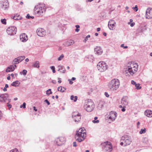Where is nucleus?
<instances>
[{
	"instance_id": "nucleus-1",
	"label": "nucleus",
	"mask_w": 152,
	"mask_h": 152,
	"mask_svg": "<svg viewBox=\"0 0 152 152\" xmlns=\"http://www.w3.org/2000/svg\"><path fill=\"white\" fill-rule=\"evenodd\" d=\"M120 85L119 80L117 79H114L109 83L108 87L110 91H114L117 90Z\"/></svg>"
},
{
	"instance_id": "nucleus-2",
	"label": "nucleus",
	"mask_w": 152,
	"mask_h": 152,
	"mask_svg": "<svg viewBox=\"0 0 152 152\" xmlns=\"http://www.w3.org/2000/svg\"><path fill=\"white\" fill-rule=\"evenodd\" d=\"M138 67V65L137 64H134L133 62H129L128 65V72H127V73H129L130 75H132L137 71Z\"/></svg>"
},
{
	"instance_id": "nucleus-3",
	"label": "nucleus",
	"mask_w": 152,
	"mask_h": 152,
	"mask_svg": "<svg viewBox=\"0 0 152 152\" xmlns=\"http://www.w3.org/2000/svg\"><path fill=\"white\" fill-rule=\"evenodd\" d=\"M46 7L44 4H39L35 6L34 12L39 16H42L45 12Z\"/></svg>"
},
{
	"instance_id": "nucleus-4",
	"label": "nucleus",
	"mask_w": 152,
	"mask_h": 152,
	"mask_svg": "<svg viewBox=\"0 0 152 152\" xmlns=\"http://www.w3.org/2000/svg\"><path fill=\"white\" fill-rule=\"evenodd\" d=\"M94 105L93 102L91 99H88L84 105V109L88 112L93 111L94 108Z\"/></svg>"
},
{
	"instance_id": "nucleus-5",
	"label": "nucleus",
	"mask_w": 152,
	"mask_h": 152,
	"mask_svg": "<svg viewBox=\"0 0 152 152\" xmlns=\"http://www.w3.org/2000/svg\"><path fill=\"white\" fill-rule=\"evenodd\" d=\"M121 141L122 142H120V144L121 145L124 146L129 145L132 142L131 139L128 135L122 136L121 138Z\"/></svg>"
},
{
	"instance_id": "nucleus-6",
	"label": "nucleus",
	"mask_w": 152,
	"mask_h": 152,
	"mask_svg": "<svg viewBox=\"0 0 152 152\" xmlns=\"http://www.w3.org/2000/svg\"><path fill=\"white\" fill-rule=\"evenodd\" d=\"M107 66L104 61L99 62L97 64V67L98 70L100 72H104L107 69Z\"/></svg>"
},
{
	"instance_id": "nucleus-7",
	"label": "nucleus",
	"mask_w": 152,
	"mask_h": 152,
	"mask_svg": "<svg viewBox=\"0 0 152 152\" xmlns=\"http://www.w3.org/2000/svg\"><path fill=\"white\" fill-rule=\"evenodd\" d=\"M17 28L14 26L10 27L7 29V32L8 34L10 35H13L16 34Z\"/></svg>"
},
{
	"instance_id": "nucleus-8",
	"label": "nucleus",
	"mask_w": 152,
	"mask_h": 152,
	"mask_svg": "<svg viewBox=\"0 0 152 152\" xmlns=\"http://www.w3.org/2000/svg\"><path fill=\"white\" fill-rule=\"evenodd\" d=\"M85 130V129L83 128L80 129L78 131H77L75 136V138L77 137H84V134H86V133L83 132Z\"/></svg>"
},
{
	"instance_id": "nucleus-9",
	"label": "nucleus",
	"mask_w": 152,
	"mask_h": 152,
	"mask_svg": "<svg viewBox=\"0 0 152 152\" xmlns=\"http://www.w3.org/2000/svg\"><path fill=\"white\" fill-rule=\"evenodd\" d=\"M9 96L7 94H5L0 96V101L1 102H6L7 100L8 101V102H10L11 99L9 98Z\"/></svg>"
},
{
	"instance_id": "nucleus-10",
	"label": "nucleus",
	"mask_w": 152,
	"mask_h": 152,
	"mask_svg": "<svg viewBox=\"0 0 152 152\" xmlns=\"http://www.w3.org/2000/svg\"><path fill=\"white\" fill-rule=\"evenodd\" d=\"M37 33L38 35L41 37L45 36L46 34L45 30L42 28H39L37 30Z\"/></svg>"
},
{
	"instance_id": "nucleus-11",
	"label": "nucleus",
	"mask_w": 152,
	"mask_h": 152,
	"mask_svg": "<svg viewBox=\"0 0 152 152\" xmlns=\"http://www.w3.org/2000/svg\"><path fill=\"white\" fill-rule=\"evenodd\" d=\"M105 146L104 147V149L106 151H111L112 150V146L110 142H107L104 143Z\"/></svg>"
},
{
	"instance_id": "nucleus-12",
	"label": "nucleus",
	"mask_w": 152,
	"mask_h": 152,
	"mask_svg": "<svg viewBox=\"0 0 152 152\" xmlns=\"http://www.w3.org/2000/svg\"><path fill=\"white\" fill-rule=\"evenodd\" d=\"M65 140V139L64 137H60L56 139V141L57 145L58 146H60L64 143Z\"/></svg>"
},
{
	"instance_id": "nucleus-13",
	"label": "nucleus",
	"mask_w": 152,
	"mask_h": 152,
	"mask_svg": "<svg viewBox=\"0 0 152 152\" xmlns=\"http://www.w3.org/2000/svg\"><path fill=\"white\" fill-rule=\"evenodd\" d=\"M145 17L147 19L152 18V8H148L146 11Z\"/></svg>"
},
{
	"instance_id": "nucleus-14",
	"label": "nucleus",
	"mask_w": 152,
	"mask_h": 152,
	"mask_svg": "<svg viewBox=\"0 0 152 152\" xmlns=\"http://www.w3.org/2000/svg\"><path fill=\"white\" fill-rule=\"evenodd\" d=\"M115 22L114 20H111L108 22V26L110 29L113 30L115 29Z\"/></svg>"
},
{
	"instance_id": "nucleus-15",
	"label": "nucleus",
	"mask_w": 152,
	"mask_h": 152,
	"mask_svg": "<svg viewBox=\"0 0 152 152\" xmlns=\"http://www.w3.org/2000/svg\"><path fill=\"white\" fill-rule=\"evenodd\" d=\"M25 58L24 56L18 57L15 58L13 60L15 64H18L23 60Z\"/></svg>"
},
{
	"instance_id": "nucleus-16",
	"label": "nucleus",
	"mask_w": 152,
	"mask_h": 152,
	"mask_svg": "<svg viewBox=\"0 0 152 152\" xmlns=\"http://www.w3.org/2000/svg\"><path fill=\"white\" fill-rule=\"evenodd\" d=\"M117 116V113L115 112L111 111L110 113V114L109 115V118L111 119L112 121H113L115 120Z\"/></svg>"
},
{
	"instance_id": "nucleus-17",
	"label": "nucleus",
	"mask_w": 152,
	"mask_h": 152,
	"mask_svg": "<svg viewBox=\"0 0 152 152\" xmlns=\"http://www.w3.org/2000/svg\"><path fill=\"white\" fill-rule=\"evenodd\" d=\"M1 7L4 10L7 9L9 7V3L7 0H5L2 3Z\"/></svg>"
},
{
	"instance_id": "nucleus-18",
	"label": "nucleus",
	"mask_w": 152,
	"mask_h": 152,
	"mask_svg": "<svg viewBox=\"0 0 152 152\" xmlns=\"http://www.w3.org/2000/svg\"><path fill=\"white\" fill-rule=\"evenodd\" d=\"M95 53L97 55H101L102 53V50L100 47L97 46L94 49Z\"/></svg>"
},
{
	"instance_id": "nucleus-19",
	"label": "nucleus",
	"mask_w": 152,
	"mask_h": 152,
	"mask_svg": "<svg viewBox=\"0 0 152 152\" xmlns=\"http://www.w3.org/2000/svg\"><path fill=\"white\" fill-rule=\"evenodd\" d=\"M20 40L23 42H26L28 39L27 35L25 33L22 34L20 35Z\"/></svg>"
},
{
	"instance_id": "nucleus-20",
	"label": "nucleus",
	"mask_w": 152,
	"mask_h": 152,
	"mask_svg": "<svg viewBox=\"0 0 152 152\" xmlns=\"http://www.w3.org/2000/svg\"><path fill=\"white\" fill-rule=\"evenodd\" d=\"M145 114L148 117H152V111L150 110H146L145 112Z\"/></svg>"
},
{
	"instance_id": "nucleus-21",
	"label": "nucleus",
	"mask_w": 152,
	"mask_h": 152,
	"mask_svg": "<svg viewBox=\"0 0 152 152\" xmlns=\"http://www.w3.org/2000/svg\"><path fill=\"white\" fill-rule=\"evenodd\" d=\"M121 103L124 105H126L128 104V101L127 97L123 98L121 100Z\"/></svg>"
},
{
	"instance_id": "nucleus-22",
	"label": "nucleus",
	"mask_w": 152,
	"mask_h": 152,
	"mask_svg": "<svg viewBox=\"0 0 152 152\" xmlns=\"http://www.w3.org/2000/svg\"><path fill=\"white\" fill-rule=\"evenodd\" d=\"M81 115L75 116V117H72L75 122L78 123L81 120Z\"/></svg>"
},
{
	"instance_id": "nucleus-23",
	"label": "nucleus",
	"mask_w": 152,
	"mask_h": 152,
	"mask_svg": "<svg viewBox=\"0 0 152 152\" xmlns=\"http://www.w3.org/2000/svg\"><path fill=\"white\" fill-rule=\"evenodd\" d=\"M21 17L17 14H15L12 17V18L16 20H20L21 19Z\"/></svg>"
},
{
	"instance_id": "nucleus-24",
	"label": "nucleus",
	"mask_w": 152,
	"mask_h": 152,
	"mask_svg": "<svg viewBox=\"0 0 152 152\" xmlns=\"http://www.w3.org/2000/svg\"><path fill=\"white\" fill-rule=\"evenodd\" d=\"M15 69V68L13 67V65H10L7 67V69L6 70L7 72H10L13 71Z\"/></svg>"
},
{
	"instance_id": "nucleus-25",
	"label": "nucleus",
	"mask_w": 152,
	"mask_h": 152,
	"mask_svg": "<svg viewBox=\"0 0 152 152\" xmlns=\"http://www.w3.org/2000/svg\"><path fill=\"white\" fill-rule=\"evenodd\" d=\"M32 66L34 67L39 68V61H37L33 63Z\"/></svg>"
},
{
	"instance_id": "nucleus-26",
	"label": "nucleus",
	"mask_w": 152,
	"mask_h": 152,
	"mask_svg": "<svg viewBox=\"0 0 152 152\" xmlns=\"http://www.w3.org/2000/svg\"><path fill=\"white\" fill-rule=\"evenodd\" d=\"M20 84V83L19 81L17 80L13 82L11 84V85L15 87H17L19 86Z\"/></svg>"
},
{
	"instance_id": "nucleus-27",
	"label": "nucleus",
	"mask_w": 152,
	"mask_h": 152,
	"mask_svg": "<svg viewBox=\"0 0 152 152\" xmlns=\"http://www.w3.org/2000/svg\"><path fill=\"white\" fill-rule=\"evenodd\" d=\"M59 69L58 70V71L61 69H63L62 71H61L60 72L62 73H64L66 72V69L64 68V66H63L60 65L58 66Z\"/></svg>"
},
{
	"instance_id": "nucleus-28",
	"label": "nucleus",
	"mask_w": 152,
	"mask_h": 152,
	"mask_svg": "<svg viewBox=\"0 0 152 152\" xmlns=\"http://www.w3.org/2000/svg\"><path fill=\"white\" fill-rule=\"evenodd\" d=\"M80 115H81V114L77 111L73 112L72 114V117H75V116Z\"/></svg>"
},
{
	"instance_id": "nucleus-29",
	"label": "nucleus",
	"mask_w": 152,
	"mask_h": 152,
	"mask_svg": "<svg viewBox=\"0 0 152 152\" xmlns=\"http://www.w3.org/2000/svg\"><path fill=\"white\" fill-rule=\"evenodd\" d=\"M86 58H87L89 61H92L94 60V57L92 55H88L86 57Z\"/></svg>"
},
{
	"instance_id": "nucleus-30",
	"label": "nucleus",
	"mask_w": 152,
	"mask_h": 152,
	"mask_svg": "<svg viewBox=\"0 0 152 152\" xmlns=\"http://www.w3.org/2000/svg\"><path fill=\"white\" fill-rule=\"evenodd\" d=\"M66 90V88L63 87V88H62V86H61L60 87H59L58 88V90L59 91H60L61 92H64Z\"/></svg>"
},
{
	"instance_id": "nucleus-31",
	"label": "nucleus",
	"mask_w": 152,
	"mask_h": 152,
	"mask_svg": "<svg viewBox=\"0 0 152 152\" xmlns=\"http://www.w3.org/2000/svg\"><path fill=\"white\" fill-rule=\"evenodd\" d=\"M76 139V140L78 142H80L81 141H83L84 139V137H76V138H75Z\"/></svg>"
},
{
	"instance_id": "nucleus-32",
	"label": "nucleus",
	"mask_w": 152,
	"mask_h": 152,
	"mask_svg": "<svg viewBox=\"0 0 152 152\" xmlns=\"http://www.w3.org/2000/svg\"><path fill=\"white\" fill-rule=\"evenodd\" d=\"M75 43V41L73 40H70L67 41L66 45L68 46H70Z\"/></svg>"
},
{
	"instance_id": "nucleus-33",
	"label": "nucleus",
	"mask_w": 152,
	"mask_h": 152,
	"mask_svg": "<svg viewBox=\"0 0 152 152\" xmlns=\"http://www.w3.org/2000/svg\"><path fill=\"white\" fill-rule=\"evenodd\" d=\"M77 97L76 96H74L73 95H72L70 97V99L72 100H74L75 102L77 100Z\"/></svg>"
},
{
	"instance_id": "nucleus-34",
	"label": "nucleus",
	"mask_w": 152,
	"mask_h": 152,
	"mask_svg": "<svg viewBox=\"0 0 152 152\" xmlns=\"http://www.w3.org/2000/svg\"><path fill=\"white\" fill-rule=\"evenodd\" d=\"M146 131V129L145 128H144V129H141L140 131L139 132V133L140 134H142L145 133Z\"/></svg>"
},
{
	"instance_id": "nucleus-35",
	"label": "nucleus",
	"mask_w": 152,
	"mask_h": 152,
	"mask_svg": "<svg viewBox=\"0 0 152 152\" xmlns=\"http://www.w3.org/2000/svg\"><path fill=\"white\" fill-rule=\"evenodd\" d=\"M98 118V117H94V120L92 121V122L94 123H98L99 122V120H97Z\"/></svg>"
},
{
	"instance_id": "nucleus-36",
	"label": "nucleus",
	"mask_w": 152,
	"mask_h": 152,
	"mask_svg": "<svg viewBox=\"0 0 152 152\" xmlns=\"http://www.w3.org/2000/svg\"><path fill=\"white\" fill-rule=\"evenodd\" d=\"M52 94V92L51 91L50 89H49L46 91V94L48 95Z\"/></svg>"
},
{
	"instance_id": "nucleus-37",
	"label": "nucleus",
	"mask_w": 152,
	"mask_h": 152,
	"mask_svg": "<svg viewBox=\"0 0 152 152\" xmlns=\"http://www.w3.org/2000/svg\"><path fill=\"white\" fill-rule=\"evenodd\" d=\"M27 72V71L26 70L24 69L23 70L22 72H20V74H23V75H26Z\"/></svg>"
},
{
	"instance_id": "nucleus-38",
	"label": "nucleus",
	"mask_w": 152,
	"mask_h": 152,
	"mask_svg": "<svg viewBox=\"0 0 152 152\" xmlns=\"http://www.w3.org/2000/svg\"><path fill=\"white\" fill-rule=\"evenodd\" d=\"M135 86L137 90L140 89L141 88V87L140 86V84H137Z\"/></svg>"
},
{
	"instance_id": "nucleus-39",
	"label": "nucleus",
	"mask_w": 152,
	"mask_h": 152,
	"mask_svg": "<svg viewBox=\"0 0 152 152\" xmlns=\"http://www.w3.org/2000/svg\"><path fill=\"white\" fill-rule=\"evenodd\" d=\"M6 20L5 19H2L1 20V23L4 25L6 24Z\"/></svg>"
},
{
	"instance_id": "nucleus-40",
	"label": "nucleus",
	"mask_w": 152,
	"mask_h": 152,
	"mask_svg": "<svg viewBox=\"0 0 152 152\" xmlns=\"http://www.w3.org/2000/svg\"><path fill=\"white\" fill-rule=\"evenodd\" d=\"M75 27L76 28L75 30V31L78 32L80 30L79 29H78V28H80V26L78 25H76L75 26Z\"/></svg>"
},
{
	"instance_id": "nucleus-41",
	"label": "nucleus",
	"mask_w": 152,
	"mask_h": 152,
	"mask_svg": "<svg viewBox=\"0 0 152 152\" xmlns=\"http://www.w3.org/2000/svg\"><path fill=\"white\" fill-rule=\"evenodd\" d=\"M9 87V86L7 84H5V86L3 89V91H7V88Z\"/></svg>"
},
{
	"instance_id": "nucleus-42",
	"label": "nucleus",
	"mask_w": 152,
	"mask_h": 152,
	"mask_svg": "<svg viewBox=\"0 0 152 152\" xmlns=\"http://www.w3.org/2000/svg\"><path fill=\"white\" fill-rule=\"evenodd\" d=\"M20 108L23 107V108L24 109L26 107V104L25 102H23L22 105H21L20 106Z\"/></svg>"
},
{
	"instance_id": "nucleus-43",
	"label": "nucleus",
	"mask_w": 152,
	"mask_h": 152,
	"mask_svg": "<svg viewBox=\"0 0 152 152\" xmlns=\"http://www.w3.org/2000/svg\"><path fill=\"white\" fill-rule=\"evenodd\" d=\"M64 57V55L63 54H61L58 58V60L59 61H61Z\"/></svg>"
},
{
	"instance_id": "nucleus-44",
	"label": "nucleus",
	"mask_w": 152,
	"mask_h": 152,
	"mask_svg": "<svg viewBox=\"0 0 152 152\" xmlns=\"http://www.w3.org/2000/svg\"><path fill=\"white\" fill-rule=\"evenodd\" d=\"M34 18V16H30L28 14H27L26 16V18L28 19H30V18L33 19Z\"/></svg>"
},
{
	"instance_id": "nucleus-45",
	"label": "nucleus",
	"mask_w": 152,
	"mask_h": 152,
	"mask_svg": "<svg viewBox=\"0 0 152 152\" xmlns=\"http://www.w3.org/2000/svg\"><path fill=\"white\" fill-rule=\"evenodd\" d=\"M50 68L51 69H52L53 72V73H55L56 72V71L55 70V67L53 66H50Z\"/></svg>"
},
{
	"instance_id": "nucleus-46",
	"label": "nucleus",
	"mask_w": 152,
	"mask_h": 152,
	"mask_svg": "<svg viewBox=\"0 0 152 152\" xmlns=\"http://www.w3.org/2000/svg\"><path fill=\"white\" fill-rule=\"evenodd\" d=\"M90 35H87L85 38L84 40V42H86L88 40V38H90Z\"/></svg>"
},
{
	"instance_id": "nucleus-47",
	"label": "nucleus",
	"mask_w": 152,
	"mask_h": 152,
	"mask_svg": "<svg viewBox=\"0 0 152 152\" xmlns=\"http://www.w3.org/2000/svg\"><path fill=\"white\" fill-rule=\"evenodd\" d=\"M132 8L133 9L135 10L136 12L137 11H138V7H137V5H135V7H133Z\"/></svg>"
},
{
	"instance_id": "nucleus-48",
	"label": "nucleus",
	"mask_w": 152,
	"mask_h": 152,
	"mask_svg": "<svg viewBox=\"0 0 152 152\" xmlns=\"http://www.w3.org/2000/svg\"><path fill=\"white\" fill-rule=\"evenodd\" d=\"M10 152H18V151L17 149H15L10 151Z\"/></svg>"
},
{
	"instance_id": "nucleus-49",
	"label": "nucleus",
	"mask_w": 152,
	"mask_h": 152,
	"mask_svg": "<svg viewBox=\"0 0 152 152\" xmlns=\"http://www.w3.org/2000/svg\"><path fill=\"white\" fill-rule=\"evenodd\" d=\"M121 47L122 48H128V46H124V44H122L121 45Z\"/></svg>"
},
{
	"instance_id": "nucleus-50",
	"label": "nucleus",
	"mask_w": 152,
	"mask_h": 152,
	"mask_svg": "<svg viewBox=\"0 0 152 152\" xmlns=\"http://www.w3.org/2000/svg\"><path fill=\"white\" fill-rule=\"evenodd\" d=\"M44 102H46L47 104L48 105H49L50 104V102L47 99H45V100Z\"/></svg>"
},
{
	"instance_id": "nucleus-51",
	"label": "nucleus",
	"mask_w": 152,
	"mask_h": 152,
	"mask_svg": "<svg viewBox=\"0 0 152 152\" xmlns=\"http://www.w3.org/2000/svg\"><path fill=\"white\" fill-rule=\"evenodd\" d=\"M9 102H8V103H7V105L8 107L9 108V109H10V108H11L12 107V106L11 104H9Z\"/></svg>"
},
{
	"instance_id": "nucleus-52",
	"label": "nucleus",
	"mask_w": 152,
	"mask_h": 152,
	"mask_svg": "<svg viewBox=\"0 0 152 152\" xmlns=\"http://www.w3.org/2000/svg\"><path fill=\"white\" fill-rule=\"evenodd\" d=\"M104 95H105V96L107 97H108L109 96V95L108 94L107 92H105L104 93Z\"/></svg>"
},
{
	"instance_id": "nucleus-53",
	"label": "nucleus",
	"mask_w": 152,
	"mask_h": 152,
	"mask_svg": "<svg viewBox=\"0 0 152 152\" xmlns=\"http://www.w3.org/2000/svg\"><path fill=\"white\" fill-rule=\"evenodd\" d=\"M131 83L133 85H136V83L134 80H132L131 81Z\"/></svg>"
},
{
	"instance_id": "nucleus-54",
	"label": "nucleus",
	"mask_w": 152,
	"mask_h": 152,
	"mask_svg": "<svg viewBox=\"0 0 152 152\" xmlns=\"http://www.w3.org/2000/svg\"><path fill=\"white\" fill-rule=\"evenodd\" d=\"M126 107L125 106H124V107H123V108L121 110L123 112H124L126 110L125 109Z\"/></svg>"
},
{
	"instance_id": "nucleus-55",
	"label": "nucleus",
	"mask_w": 152,
	"mask_h": 152,
	"mask_svg": "<svg viewBox=\"0 0 152 152\" xmlns=\"http://www.w3.org/2000/svg\"><path fill=\"white\" fill-rule=\"evenodd\" d=\"M73 146L76 147L77 146L76 142H73Z\"/></svg>"
},
{
	"instance_id": "nucleus-56",
	"label": "nucleus",
	"mask_w": 152,
	"mask_h": 152,
	"mask_svg": "<svg viewBox=\"0 0 152 152\" xmlns=\"http://www.w3.org/2000/svg\"><path fill=\"white\" fill-rule=\"evenodd\" d=\"M68 81H69V83L70 84H72L73 83V82H72L71 80L69 79Z\"/></svg>"
},
{
	"instance_id": "nucleus-57",
	"label": "nucleus",
	"mask_w": 152,
	"mask_h": 152,
	"mask_svg": "<svg viewBox=\"0 0 152 152\" xmlns=\"http://www.w3.org/2000/svg\"><path fill=\"white\" fill-rule=\"evenodd\" d=\"M2 116V114L0 110V120L1 119V117Z\"/></svg>"
},
{
	"instance_id": "nucleus-58",
	"label": "nucleus",
	"mask_w": 152,
	"mask_h": 152,
	"mask_svg": "<svg viewBox=\"0 0 152 152\" xmlns=\"http://www.w3.org/2000/svg\"><path fill=\"white\" fill-rule=\"evenodd\" d=\"M134 24L135 23H132L130 24V26L131 27H133L134 26Z\"/></svg>"
},
{
	"instance_id": "nucleus-59",
	"label": "nucleus",
	"mask_w": 152,
	"mask_h": 152,
	"mask_svg": "<svg viewBox=\"0 0 152 152\" xmlns=\"http://www.w3.org/2000/svg\"><path fill=\"white\" fill-rule=\"evenodd\" d=\"M52 82L54 84H56V83L55 80H52Z\"/></svg>"
},
{
	"instance_id": "nucleus-60",
	"label": "nucleus",
	"mask_w": 152,
	"mask_h": 152,
	"mask_svg": "<svg viewBox=\"0 0 152 152\" xmlns=\"http://www.w3.org/2000/svg\"><path fill=\"white\" fill-rule=\"evenodd\" d=\"M34 110H35V111H37V109H36V108L35 107H33Z\"/></svg>"
},
{
	"instance_id": "nucleus-61",
	"label": "nucleus",
	"mask_w": 152,
	"mask_h": 152,
	"mask_svg": "<svg viewBox=\"0 0 152 152\" xmlns=\"http://www.w3.org/2000/svg\"><path fill=\"white\" fill-rule=\"evenodd\" d=\"M93 0H86V2H91L92 1H93Z\"/></svg>"
},
{
	"instance_id": "nucleus-62",
	"label": "nucleus",
	"mask_w": 152,
	"mask_h": 152,
	"mask_svg": "<svg viewBox=\"0 0 152 152\" xmlns=\"http://www.w3.org/2000/svg\"><path fill=\"white\" fill-rule=\"evenodd\" d=\"M100 28H97V31H99L100 30Z\"/></svg>"
},
{
	"instance_id": "nucleus-63",
	"label": "nucleus",
	"mask_w": 152,
	"mask_h": 152,
	"mask_svg": "<svg viewBox=\"0 0 152 152\" xmlns=\"http://www.w3.org/2000/svg\"><path fill=\"white\" fill-rule=\"evenodd\" d=\"M140 123L139 122H138L137 123V127L138 128L139 127H138V126L140 125Z\"/></svg>"
},
{
	"instance_id": "nucleus-64",
	"label": "nucleus",
	"mask_w": 152,
	"mask_h": 152,
	"mask_svg": "<svg viewBox=\"0 0 152 152\" xmlns=\"http://www.w3.org/2000/svg\"><path fill=\"white\" fill-rule=\"evenodd\" d=\"M7 79L8 80H9L10 79V76H8L7 77Z\"/></svg>"
}]
</instances>
